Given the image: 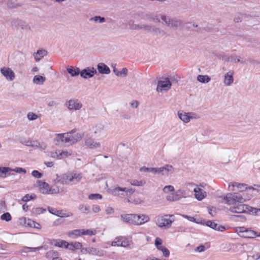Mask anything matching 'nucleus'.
Wrapping results in <instances>:
<instances>
[{"mask_svg":"<svg viewBox=\"0 0 260 260\" xmlns=\"http://www.w3.org/2000/svg\"><path fill=\"white\" fill-rule=\"evenodd\" d=\"M37 184L39 187L41 192L43 193H48L49 192V185L47 183L41 180H38Z\"/></svg>","mask_w":260,"mask_h":260,"instance_id":"nucleus-18","label":"nucleus"},{"mask_svg":"<svg viewBox=\"0 0 260 260\" xmlns=\"http://www.w3.org/2000/svg\"><path fill=\"white\" fill-rule=\"evenodd\" d=\"M48 211L54 215H57L58 216L60 217H69L70 216L72 215V214L71 213V214H61V211L57 210L56 209L51 208L49 207L48 208Z\"/></svg>","mask_w":260,"mask_h":260,"instance_id":"nucleus-32","label":"nucleus"},{"mask_svg":"<svg viewBox=\"0 0 260 260\" xmlns=\"http://www.w3.org/2000/svg\"><path fill=\"white\" fill-rule=\"evenodd\" d=\"M161 15V14L154 15V16H153V18H152V21L156 22V23L160 22V20H161V19L160 18V16Z\"/></svg>","mask_w":260,"mask_h":260,"instance_id":"nucleus-58","label":"nucleus"},{"mask_svg":"<svg viewBox=\"0 0 260 260\" xmlns=\"http://www.w3.org/2000/svg\"><path fill=\"white\" fill-rule=\"evenodd\" d=\"M68 237L72 238H77L82 236V230L76 229L72 231H70L67 233Z\"/></svg>","mask_w":260,"mask_h":260,"instance_id":"nucleus-25","label":"nucleus"},{"mask_svg":"<svg viewBox=\"0 0 260 260\" xmlns=\"http://www.w3.org/2000/svg\"><path fill=\"white\" fill-rule=\"evenodd\" d=\"M31 175L36 178H41L43 176L42 174L37 170L33 171L31 173Z\"/></svg>","mask_w":260,"mask_h":260,"instance_id":"nucleus-56","label":"nucleus"},{"mask_svg":"<svg viewBox=\"0 0 260 260\" xmlns=\"http://www.w3.org/2000/svg\"><path fill=\"white\" fill-rule=\"evenodd\" d=\"M229 211L237 213H250L251 212H253L251 207L243 204L231 207Z\"/></svg>","mask_w":260,"mask_h":260,"instance_id":"nucleus-4","label":"nucleus"},{"mask_svg":"<svg viewBox=\"0 0 260 260\" xmlns=\"http://www.w3.org/2000/svg\"><path fill=\"white\" fill-rule=\"evenodd\" d=\"M97 73V71L93 67H87L81 71L80 72L81 76L84 78H90L94 76Z\"/></svg>","mask_w":260,"mask_h":260,"instance_id":"nucleus-13","label":"nucleus"},{"mask_svg":"<svg viewBox=\"0 0 260 260\" xmlns=\"http://www.w3.org/2000/svg\"><path fill=\"white\" fill-rule=\"evenodd\" d=\"M85 145L90 148H97L100 147V143L96 142L92 138H88L86 139Z\"/></svg>","mask_w":260,"mask_h":260,"instance_id":"nucleus-20","label":"nucleus"},{"mask_svg":"<svg viewBox=\"0 0 260 260\" xmlns=\"http://www.w3.org/2000/svg\"><path fill=\"white\" fill-rule=\"evenodd\" d=\"M174 172V168L171 165L167 164L161 167L157 168V174L168 176L169 174H172Z\"/></svg>","mask_w":260,"mask_h":260,"instance_id":"nucleus-11","label":"nucleus"},{"mask_svg":"<svg viewBox=\"0 0 260 260\" xmlns=\"http://www.w3.org/2000/svg\"><path fill=\"white\" fill-rule=\"evenodd\" d=\"M234 81L233 72L230 71L224 75V83L226 86H230Z\"/></svg>","mask_w":260,"mask_h":260,"instance_id":"nucleus-23","label":"nucleus"},{"mask_svg":"<svg viewBox=\"0 0 260 260\" xmlns=\"http://www.w3.org/2000/svg\"><path fill=\"white\" fill-rule=\"evenodd\" d=\"M12 217L9 212H7L2 214L1 216V219L2 220H5L6 221H9L11 220Z\"/></svg>","mask_w":260,"mask_h":260,"instance_id":"nucleus-50","label":"nucleus"},{"mask_svg":"<svg viewBox=\"0 0 260 260\" xmlns=\"http://www.w3.org/2000/svg\"><path fill=\"white\" fill-rule=\"evenodd\" d=\"M129 183L133 186H143L146 184V182L144 179H142L140 180H138L137 179H132L130 180Z\"/></svg>","mask_w":260,"mask_h":260,"instance_id":"nucleus-35","label":"nucleus"},{"mask_svg":"<svg viewBox=\"0 0 260 260\" xmlns=\"http://www.w3.org/2000/svg\"><path fill=\"white\" fill-rule=\"evenodd\" d=\"M82 247V244L79 242H75L68 243V249L72 251H74L77 249H80L81 250Z\"/></svg>","mask_w":260,"mask_h":260,"instance_id":"nucleus-28","label":"nucleus"},{"mask_svg":"<svg viewBox=\"0 0 260 260\" xmlns=\"http://www.w3.org/2000/svg\"><path fill=\"white\" fill-rule=\"evenodd\" d=\"M103 126L101 124L96 125L95 127L94 133L97 134L99 133L103 129Z\"/></svg>","mask_w":260,"mask_h":260,"instance_id":"nucleus-64","label":"nucleus"},{"mask_svg":"<svg viewBox=\"0 0 260 260\" xmlns=\"http://www.w3.org/2000/svg\"><path fill=\"white\" fill-rule=\"evenodd\" d=\"M105 212L107 214H113L114 212V209L111 207H108L106 208Z\"/></svg>","mask_w":260,"mask_h":260,"instance_id":"nucleus-63","label":"nucleus"},{"mask_svg":"<svg viewBox=\"0 0 260 260\" xmlns=\"http://www.w3.org/2000/svg\"><path fill=\"white\" fill-rule=\"evenodd\" d=\"M57 182L62 184H69L71 183L70 173L63 174L60 177V178L57 180Z\"/></svg>","mask_w":260,"mask_h":260,"instance_id":"nucleus-21","label":"nucleus"},{"mask_svg":"<svg viewBox=\"0 0 260 260\" xmlns=\"http://www.w3.org/2000/svg\"><path fill=\"white\" fill-rule=\"evenodd\" d=\"M254 186L257 187V188L253 187H249V190H251V192L253 191H256L258 192L260 191V185H254Z\"/></svg>","mask_w":260,"mask_h":260,"instance_id":"nucleus-60","label":"nucleus"},{"mask_svg":"<svg viewBox=\"0 0 260 260\" xmlns=\"http://www.w3.org/2000/svg\"><path fill=\"white\" fill-rule=\"evenodd\" d=\"M137 220L136 223V225H142L150 220V218L148 215L146 214H137Z\"/></svg>","mask_w":260,"mask_h":260,"instance_id":"nucleus-17","label":"nucleus"},{"mask_svg":"<svg viewBox=\"0 0 260 260\" xmlns=\"http://www.w3.org/2000/svg\"><path fill=\"white\" fill-rule=\"evenodd\" d=\"M194 196L199 201L202 200L206 196V192L203 191L202 189L198 187L194 189Z\"/></svg>","mask_w":260,"mask_h":260,"instance_id":"nucleus-26","label":"nucleus"},{"mask_svg":"<svg viewBox=\"0 0 260 260\" xmlns=\"http://www.w3.org/2000/svg\"><path fill=\"white\" fill-rule=\"evenodd\" d=\"M119 186H116L110 189L109 192L113 196H118L121 198L122 195V188Z\"/></svg>","mask_w":260,"mask_h":260,"instance_id":"nucleus-27","label":"nucleus"},{"mask_svg":"<svg viewBox=\"0 0 260 260\" xmlns=\"http://www.w3.org/2000/svg\"><path fill=\"white\" fill-rule=\"evenodd\" d=\"M130 242L131 241H129L127 238L119 236L114 239L111 243V246L126 247L130 245Z\"/></svg>","mask_w":260,"mask_h":260,"instance_id":"nucleus-9","label":"nucleus"},{"mask_svg":"<svg viewBox=\"0 0 260 260\" xmlns=\"http://www.w3.org/2000/svg\"><path fill=\"white\" fill-rule=\"evenodd\" d=\"M128 202L131 203H134V204L137 205V204H142L144 202L140 197H137L136 198H135L134 199H132L130 198V199H128Z\"/></svg>","mask_w":260,"mask_h":260,"instance_id":"nucleus-48","label":"nucleus"},{"mask_svg":"<svg viewBox=\"0 0 260 260\" xmlns=\"http://www.w3.org/2000/svg\"><path fill=\"white\" fill-rule=\"evenodd\" d=\"M68 243L66 241L60 239L53 240L52 242L55 246L63 248H68Z\"/></svg>","mask_w":260,"mask_h":260,"instance_id":"nucleus-24","label":"nucleus"},{"mask_svg":"<svg viewBox=\"0 0 260 260\" xmlns=\"http://www.w3.org/2000/svg\"><path fill=\"white\" fill-rule=\"evenodd\" d=\"M71 183L77 184L79 183L82 179L83 176L81 173L74 172L70 173Z\"/></svg>","mask_w":260,"mask_h":260,"instance_id":"nucleus-15","label":"nucleus"},{"mask_svg":"<svg viewBox=\"0 0 260 260\" xmlns=\"http://www.w3.org/2000/svg\"><path fill=\"white\" fill-rule=\"evenodd\" d=\"M206 224L207 226H209L210 228L214 230H217V224L215 223L214 222L209 220L206 222Z\"/></svg>","mask_w":260,"mask_h":260,"instance_id":"nucleus-51","label":"nucleus"},{"mask_svg":"<svg viewBox=\"0 0 260 260\" xmlns=\"http://www.w3.org/2000/svg\"><path fill=\"white\" fill-rule=\"evenodd\" d=\"M60 150L57 149L54 151L47 152V156L56 159H61L60 155Z\"/></svg>","mask_w":260,"mask_h":260,"instance_id":"nucleus-36","label":"nucleus"},{"mask_svg":"<svg viewBox=\"0 0 260 260\" xmlns=\"http://www.w3.org/2000/svg\"><path fill=\"white\" fill-rule=\"evenodd\" d=\"M173 217L172 215L166 214L164 216L157 218L156 224L159 228H170L172 223L174 221V219L171 218Z\"/></svg>","mask_w":260,"mask_h":260,"instance_id":"nucleus-3","label":"nucleus"},{"mask_svg":"<svg viewBox=\"0 0 260 260\" xmlns=\"http://www.w3.org/2000/svg\"><path fill=\"white\" fill-rule=\"evenodd\" d=\"M47 257L51 258V260H62L61 257L59 256L58 252L54 250H50L47 252Z\"/></svg>","mask_w":260,"mask_h":260,"instance_id":"nucleus-31","label":"nucleus"},{"mask_svg":"<svg viewBox=\"0 0 260 260\" xmlns=\"http://www.w3.org/2000/svg\"><path fill=\"white\" fill-rule=\"evenodd\" d=\"M12 171H14L17 173L25 174L26 173V171L24 169L20 167H16L15 169H12Z\"/></svg>","mask_w":260,"mask_h":260,"instance_id":"nucleus-57","label":"nucleus"},{"mask_svg":"<svg viewBox=\"0 0 260 260\" xmlns=\"http://www.w3.org/2000/svg\"><path fill=\"white\" fill-rule=\"evenodd\" d=\"M160 18L162 24L170 27H177L181 24L180 20L176 18H171L165 15H161Z\"/></svg>","mask_w":260,"mask_h":260,"instance_id":"nucleus-5","label":"nucleus"},{"mask_svg":"<svg viewBox=\"0 0 260 260\" xmlns=\"http://www.w3.org/2000/svg\"><path fill=\"white\" fill-rule=\"evenodd\" d=\"M34 215H38L46 212V209L41 207L34 208L31 210Z\"/></svg>","mask_w":260,"mask_h":260,"instance_id":"nucleus-44","label":"nucleus"},{"mask_svg":"<svg viewBox=\"0 0 260 260\" xmlns=\"http://www.w3.org/2000/svg\"><path fill=\"white\" fill-rule=\"evenodd\" d=\"M251 186H247V185L244 183H241L240 185H239L238 186V191L239 192H243L245 191L246 194H249L251 192V190H249V187Z\"/></svg>","mask_w":260,"mask_h":260,"instance_id":"nucleus-39","label":"nucleus"},{"mask_svg":"<svg viewBox=\"0 0 260 260\" xmlns=\"http://www.w3.org/2000/svg\"><path fill=\"white\" fill-rule=\"evenodd\" d=\"M72 152L71 151L67 150H60V155L61 159L67 158L70 156Z\"/></svg>","mask_w":260,"mask_h":260,"instance_id":"nucleus-49","label":"nucleus"},{"mask_svg":"<svg viewBox=\"0 0 260 260\" xmlns=\"http://www.w3.org/2000/svg\"><path fill=\"white\" fill-rule=\"evenodd\" d=\"M179 119L184 123H188L191 119L198 118L197 115L193 112H185L180 110L177 112Z\"/></svg>","mask_w":260,"mask_h":260,"instance_id":"nucleus-7","label":"nucleus"},{"mask_svg":"<svg viewBox=\"0 0 260 260\" xmlns=\"http://www.w3.org/2000/svg\"><path fill=\"white\" fill-rule=\"evenodd\" d=\"M0 72L8 81H12L15 79V73L14 71L9 67H4L1 68Z\"/></svg>","mask_w":260,"mask_h":260,"instance_id":"nucleus-10","label":"nucleus"},{"mask_svg":"<svg viewBox=\"0 0 260 260\" xmlns=\"http://www.w3.org/2000/svg\"><path fill=\"white\" fill-rule=\"evenodd\" d=\"M141 24L142 30H144V31H147L148 32L154 33L155 35L157 36L160 35H164L165 34V32L164 30L155 27L154 25L142 23H141Z\"/></svg>","mask_w":260,"mask_h":260,"instance_id":"nucleus-8","label":"nucleus"},{"mask_svg":"<svg viewBox=\"0 0 260 260\" xmlns=\"http://www.w3.org/2000/svg\"><path fill=\"white\" fill-rule=\"evenodd\" d=\"M195 250L196 251H198L199 252H203L205 250V246L201 245L197 247L196 248V249H195Z\"/></svg>","mask_w":260,"mask_h":260,"instance_id":"nucleus-62","label":"nucleus"},{"mask_svg":"<svg viewBox=\"0 0 260 260\" xmlns=\"http://www.w3.org/2000/svg\"><path fill=\"white\" fill-rule=\"evenodd\" d=\"M242 236L246 238H254L257 236L260 237V233L257 234V233L250 229L248 230L244 233V235H242Z\"/></svg>","mask_w":260,"mask_h":260,"instance_id":"nucleus-29","label":"nucleus"},{"mask_svg":"<svg viewBox=\"0 0 260 260\" xmlns=\"http://www.w3.org/2000/svg\"><path fill=\"white\" fill-rule=\"evenodd\" d=\"M12 169L9 167H0V177L6 178L8 172L12 171Z\"/></svg>","mask_w":260,"mask_h":260,"instance_id":"nucleus-38","label":"nucleus"},{"mask_svg":"<svg viewBox=\"0 0 260 260\" xmlns=\"http://www.w3.org/2000/svg\"><path fill=\"white\" fill-rule=\"evenodd\" d=\"M172 83L169 78L166 79L165 81H159L158 82L156 90L158 91L162 92L163 90L168 91L171 87Z\"/></svg>","mask_w":260,"mask_h":260,"instance_id":"nucleus-12","label":"nucleus"},{"mask_svg":"<svg viewBox=\"0 0 260 260\" xmlns=\"http://www.w3.org/2000/svg\"><path fill=\"white\" fill-rule=\"evenodd\" d=\"M82 230V236L84 235H95L96 233V231L95 230H85V229H81Z\"/></svg>","mask_w":260,"mask_h":260,"instance_id":"nucleus-46","label":"nucleus"},{"mask_svg":"<svg viewBox=\"0 0 260 260\" xmlns=\"http://www.w3.org/2000/svg\"><path fill=\"white\" fill-rule=\"evenodd\" d=\"M161 251H162V252L163 253V255L165 257H168L169 256V255H170V251L165 247L164 248H162V249H161Z\"/></svg>","mask_w":260,"mask_h":260,"instance_id":"nucleus-61","label":"nucleus"},{"mask_svg":"<svg viewBox=\"0 0 260 260\" xmlns=\"http://www.w3.org/2000/svg\"><path fill=\"white\" fill-rule=\"evenodd\" d=\"M135 190L131 188L123 187L122 188V195L121 198H126L127 201L130 199L131 197L134 193Z\"/></svg>","mask_w":260,"mask_h":260,"instance_id":"nucleus-22","label":"nucleus"},{"mask_svg":"<svg viewBox=\"0 0 260 260\" xmlns=\"http://www.w3.org/2000/svg\"><path fill=\"white\" fill-rule=\"evenodd\" d=\"M174 190V187L172 185H167L164 187L163 191L165 193H169V192Z\"/></svg>","mask_w":260,"mask_h":260,"instance_id":"nucleus-55","label":"nucleus"},{"mask_svg":"<svg viewBox=\"0 0 260 260\" xmlns=\"http://www.w3.org/2000/svg\"><path fill=\"white\" fill-rule=\"evenodd\" d=\"M47 55V51L45 50H39L33 54L37 61H40L44 56Z\"/></svg>","mask_w":260,"mask_h":260,"instance_id":"nucleus-30","label":"nucleus"},{"mask_svg":"<svg viewBox=\"0 0 260 260\" xmlns=\"http://www.w3.org/2000/svg\"><path fill=\"white\" fill-rule=\"evenodd\" d=\"M89 20L94 22H99L100 23H103L106 21L105 18L101 16H95L91 17L90 18Z\"/></svg>","mask_w":260,"mask_h":260,"instance_id":"nucleus-47","label":"nucleus"},{"mask_svg":"<svg viewBox=\"0 0 260 260\" xmlns=\"http://www.w3.org/2000/svg\"><path fill=\"white\" fill-rule=\"evenodd\" d=\"M55 136L54 142L56 145H59L60 142L72 145L80 141L83 137V135L80 133L73 134L72 132L64 134H56Z\"/></svg>","mask_w":260,"mask_h":260,"instance_id":"nucleus-1","label":"nucleus"},{"mask_svg":"<svg viewBox=\"0 0 260 260\" xmlns=\"http://www.w3.org/2000/svg\"><path fill=\"white\" fill-rule=\"evenodd\" d=\"M98 72L102 74H109L110 73L109 68L104 63L100 62L97 65Z\"/></svg>","mask_w":260,"mask_h":260,"instance_id":"nucleus-19","label":"nucleus"},{"mask_svg":"<svg viewBox=\"0 0 260 260\" xmlns=\"http://www.w3.org/2000/svg\"><path fill=\"white\" fill-rule=\"evenodd\" d=\"M27 117L29 120H34L38 118V116L35 113L29 112L27 114Z\"/></svg>","mask_w":260,"mask_h":260,"instance_id":"nucleus-54","label":"nucleus"},{"mask_svg":"<svg viewBox=\"0 0 260 260\" xmlns=\"http://www.w3.org/2000/svg\"><path fill=\"white\" fill-rule=\"evenodd\" d=\"M81 253L83 254H97L98 252H99V251H98L96 248L92 247H87V248H82L81 249Z\"/></svg>","mask_w":260,"mask_h":260,"instance_id":"nucleus-33","label":"nucleus"},{"mask_svg":"<svg viewBox=\"0 0 260 260\" xmlns=\"http://www.w3.org/2000/svg\"><path fill=\"white\" fill-rule=\"evenodd\" d=\"M65 105L69 111H78L83 107L82 102L77 99H71L67 101Z\"/></svg>","mask_w":260,"mask_h":260,"instance_id":"nucleus-6","label":"nucleus"},{"mask_svg":"<svg viewBox=\"0 0 260 260\" xmlns=\"http://www.w3.org/2000/svg\"><path fill=\"white\" fill-rule=\"evenodd\" d=\"M79 210L83 213L88 214L90 212V207L88 205L80 204L79 206Z\"/></svg>","mask_w":260,"mask_h":260,"instance_id":"nucleus-41","label":"nucleus"},{"mask_svg":"<svg viewBox=\"0 0 260 260\" xmlns=\"http://www.w3.org/2000/svg\"><path fill=\"white\" fill-rule=\"evenodd\" d=\"M250 197H248L246 198L244 193L241 195L236 192L228 193L223 197V200L225 201L227 204L232 205L236 204L237 203H244L247 200H249Z\"/></svg>","mask_w":260,"mask_h":260,"instance_id":"nucleus-2","label":"nucleus"},{"mask_svg":"<svg viewBox=\"0 0 260 260\" xmlns=\"http://www.w3.org/2000/svg\"><path fill=\"white\" fill-rule=\"evenodd\" d=\"M26 223L28 226L31 228L37 229H40L41 228V225L39 223L30 219H28Z\"/></svg>","mask_w":260,"mask_h":260,"instance_id":"nucleus-42","label":"nucleus"},{"mask_svg":"<svg viewBox=\"0 0 260 260\" xmlns=\"http://www.w3.org/2000/svg\"><path fill=\"white\" fill-rule=\"evenodd\" d=\"M26 145L35 148H39L41 150H45L47 148V145L45 143L40 142L38 141H32L30 144H26Z\"/></svg>","mask_w":260,"mask_h":260,"instance_id":"nucleus-16","label":"nucleus"},{"mask_svg":"<svg viewBox=\"0 0 260 260\" xmlns=\"http://www.w3.org/2000/svg\"><path fill=\"white\" fill-rule=\"evenodd\" d=\"M137 216V214H126L121 215L120 217L123 222L136 225L138 219Z\"/></svg>","mask_w":260,"mask_h":260,"instance_id":"nucleus-14","label":"nucleus"},{"mask_svg":"<svg viewBox=\"0 0 260 260\" xmlns=\"http://www.w3.org/2000/svg\"><path fill=\"white\" fill-rule=\"evenodd\" d=\"M60 189L58 187L53 188H49V192H48V193H58L59 192H60Z\"/></svg>","mask_w":260,"mask_h":260,"instance_id":"nucleus-59","label":"nucleus"},{"mask_svg":"<svg viewBox=\"0 0 260 260\" xmlns=\"http://www.w3.org/2000/svg\"><path fill=\"white\" fill-rule=\"evenodd\" d=\"M67 71L72 77L78 76L80 74L79 68L74 67H70L67 69Z\"/></svg>","mask_w":260,"mask_h":260,"instance_id":"nucleus-37","label":"nucleus"},{"mask_svg":"<svg viewBox=\"0 0 260 260\" xmlns=\"http://www.w3.org/2000/svg\"><path fill=\"white\" fill-rule=\"evenodd\" d=\"M37 198V196L34 193L26 194L24 196H23L22 198V201L23 202H28L31 200H34Z\"/></svg>","mask_w":260,"mask_h":260,"instance_id":"nucleus-45","label":"nucleus"},{"mask_svg":"<svg viewBox=\"0 0 260 260\" xmlns=\"http://www.w3.org/2000/svg\"><path fill=\"white\" fill-rule=\"evenodd\" d=\"M128 70L126 68H124L121 71H119L118 77H125L127 75Z\"/></svg>","mask_w":260,"mask_h":260,"instance_id":"nucleus-53","label":"nucleus"},{"mask_svg":"<svg viewBox=\"0 0 260 260\" xmlns=\"http://www.w3.org/2000/svg\"><path fill=\"white\" fill-rule=\"evenodd\" d=\"M157 168H147L146 167H141L140 169L141 172H151L157 174Z\"/></svg>","mask_w":260,"mask_h":260,"instance_id":"nucleus-43","label":"nucleus"},{"mask_svg":"<svg viewBox=\"0 0 260 260\" xmlns=\"http://www.w3.org/2000/svg\"><path fill=\"white\" fill-rule=\"evenodd\" d=\"M46 80L45 77L41 75H36L33 78V83L37 85L43 84Z\"/></svg>","mask_w":260,"mask_h":260,"instance_id":"nucleus-34","label":"nucleus"},{"mask_svg":"<svg viewBox=\"0 0 260 260\" xmlns=\"http://www.w3.org/2000/svg\"><path fill=\"white\" fill-rule=\"evenodd\" d=\"M88 198L90 200L101 199L102 198V196L99 193L90 194L89 195Z\"/></svg>","mask_w":260,"mask_h":260,"instance_id":"nucleus-52","label":"nucleus"},{"mask_svg":"<svg viewBox=\"0 0 260 260\" xmlns=\"http://www.w3.org/2000/svg\"><path fill=\"white\" fill-rule=\"evenodd\" d=\"M197 80L200 82L207 83L211 80V78L208 75H199L197 77Z\"/></svg>","mask_w":260,"mask_h":260,"instance_id":"nucleus-40","label":"nucleus"}]
</instances>
